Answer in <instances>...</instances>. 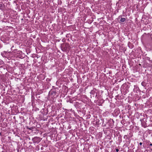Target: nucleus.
Wrapping results in <instances>:
<instances>
[{"label":"nucleus","mask_w":152,"mask_h":152,"mask_svg":"<svg viewBox=\"0 0 152 152\" xmlns=\"http://www.w3.org/2000/svg\"><path fill=\"white\" fill-rule=\"evenodd\" d=\"M126 20V19L125 18H121L120 19V21L122 22H124Z\"/></svg>","instance_id":"nucleus-3"},{"label":"nucleus","mask_w":152,"mask_h":152,"mask_svg":"<svg viewBox=\"0 0 152 152\" xmlns=\"http://www.w3.org/2000/svg\"><path fill=\"white\" fill-rule=\"evenodd\" d=\"M56 89L58 90V88H56L55 89H52L49 91L48 94V98L50 100L54 101L55 98L54 96L56 95Z\"/></svg>","instance_id":"nucleus-1"},{"label":"nucleus","mask_w":152,"mask_h":152,"mask_svg":"<svg viewBox=\"0 0 152 152\" xmlns=\"http://www.w3.org/2000/svg\"><path fill=\"white\" fill-rule=\"evenodd\" d=\"M39 138V137H35L34 138V139H36V138Z\"/></svg>","instance_id":"nucleus-10"},{"label":"nucleus","mask_w":152,"mask_h":152,"mask_svg":"<svg viewBox=\"0 0 152 152\" xmlns=\"http://www.w3.org/2000/svg\"><path fill=\"white\" fill-rule=\"evenodd\" d=\"M116 151L117 152H118V151H119V150L118 149H116Z\"/></svg>","instance_id":"nucleus-7"},{"label":"nucleus","mask_w":152,"mask_h":152,"mask_svg":"<svg viewBox=\"0 0 152 152\" xmlns=\"http://www.w3.org/2000/svg\"><path fill=\"white\" fill-rule=\"evenodd\" d=\"M140 144V145H141L142 144V142H140V144Z\"/></svg>","instance_id":"nucleus-8"},{"label":"nucleus","mask_w":152,"mask_h":152,"mask_svg":"<svg viewBox=\"0 0 152 152\" xmlns=\"http://www.w3.org/2000/svg\"><path fill=\"white\" fill-rule=\"evenodd\" d=\"M75 104V105H77L79 103L77 102H76Z\"/></svg>","instance_id":"nucleus-5"},{"label":"nucleus","mask_w":152,"mask_h":152,"mask_svg":"<svg viewBox=\"0 0 152 152\" xmlns=\"http://www.w3.org/2000/svg\"><path fill=\"white\" fill-rule=\"evenodd\" d=\"M29 129L30 130H32V129H33V127H31Z\"/></svg>","instance_id":"nucleus-6"},{"label":"nucleus","mask_w":152,"mask_h":152,"mask_svg":"<svg viewBox=\"0 0 152 152\" xmlns=\"http://www.w3.org/2000/svg\"><path fill=\"white\" fill-rule=\"evenodd\" d=\"M3 4L2 3H0V8L2 7Z\"/></svg>","instance_id":"nucleus-4"},{"label":"nucleus","mask_w":152,"mask_h":152,"mask_svg":"<svg viewBox=\"0 0 152 152\" xmlns=\"http://www.w3.org/2000/svg\"><path fill=\"white\" fill-rule=\"evenodd\" d=\"M4 65V63L3 61L0 59V68L2 67Z\"/></svg>","instance_id":"nucleus-2"},{"label":"nucleus","mask_w":152,"mask_h":152,"mask_svg":"<svg viewBox=\"0 0 152 152\" xmlns=\"http://www.w3.org/2000/svg\"><path fill=\"white\" fill-rule=\"evenodd\" d=\"M152 145V144H150V145Z\"/></svg>","instance_id":"nucleus-11"},{"label":"nucleus","mask_w":152,"mask_h":152,"mask_svg":"<svg viewBox=\"0 0 152 152\" xmlns=\"http://www.w3.org/2000/svg\"><path fill=\"white\" fill-rule=\"evenodd\" d=\"M127 137V136L126 135H125L124 136V138H125L126 137Z\"/></svg>","instance_id":"nucleus-9"}]
</instances>
